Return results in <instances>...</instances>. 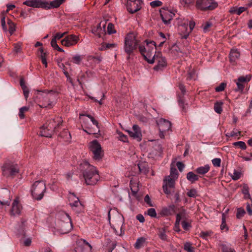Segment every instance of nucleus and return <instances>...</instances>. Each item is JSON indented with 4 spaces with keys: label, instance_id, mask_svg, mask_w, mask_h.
<instances>
[{
    "label": "nucleus",
    "instance_id": "nucleus-55",
    "mask_svg": "<svg viewBox=\"0 0 252 252\" xmlns=\"http://www.w3.org/2000/svg\"><path fill=\"white\" fill-rule=\"evenodd\" d=\"M118 134L119 135V139L123 142H126L127 141V136L124 134L122 132H118Z\"/></svg>",
    "mask_w": 252,
    "mask_h": 252
},
{
    "label": "nucleus",
    "instance_id": "nucleus-51",
    "mask_svg": "<svg viewBox=\"0 0 252 252\" xmlns=\"http://www.w3.org/2000/svg\"><path fill=\"white\" fill-rule=\"evenodd\" d=\"M147 214L149 216L153 218L157 217V213L155 209L150 208L147 210Z\"/></svg>",
    "mask_w": 252,
    "mask_h": 252
},
{
    "label": "nucleus",
    "instance_id": "nucleus-10",
    "mask_svg": "<svg viewBox=\"0 0 252 252\" xmlns=\"http://www.w3.org/2000/svg\"><path fill=\"white\" fill-rule=\"evenodd\" d=\"M87 117H88L92 123L96 126L95 128H91L89 126H88L87 124V120L86 119H82L83 123H82V126H84L88 130H86L85 129H83V130L86 132V133L89 134H96L99 132V126H98V122L94 119V117H93L91 115H86Z\"/></svg>",
    "mask_w": 252,
    "mask_h": 252
},
{
    "label": "nucleus",
    "instance_id": "nucleus-30",
    "mask_svg": "<svg viewBox=\"0 0 252 252\" xmlns=\"http://www.w3.org/2000/svg\"><path fill=\"white\" fill-rule=\"evenodd\" d=\"M210 170V166L208 164H206L204 166H200L197 168L195 170V172L200 175H204L207 173Z\"/></svg>",
    "mask_w": 252,
    "mask_h": 252
},
{
    "label": "nucleus",
    "instance_id": "nucleus-7",
    "mask_svg": "<svg viewBox=\"0 0 252 252\" xmlns=\"http://www.w3.org/2000/svg\"><path fill=\"white\" fill-rule=\"evenodd\" d=\"M89 148L93 154V158L95 160H100L103 156V151L100 143L96 140H93L89 144Z\"/></svg>",
    "mask_w": 252,
    "mask_h": 252
},
{
    "label": "nucleus",
    "instance_id": "nucleus-12",
    "mask_svg": "<svg viewBox=\"0 0 252 252\" xmlns=\"http://www.w3.org/2000/svg\"><path fill=\"white\" fill-rule=\"evenodd\" d=\"M197 7L201 10H213L218 6V3L214 0H197Z\"/></svg>",
    "mask_w": 252,
    "mask_h": 252
},
{
    "label": "nucleus",
    "instance_id": "nucleus-34",
    "mask_svg": "<svg viewBox=\"0 0 252 252\" xmlns=\"http://www.w3.org/2000/svg\"><path fill=\"white\" fill-rule=\"evenodd\" d=\"M8 12L7 10L6 11H3L1 12V26L2 28V29L4 32H7V27L6 26L5 21V16L7 14V13Z\"/></svg>",
    "mask_w": 252,
    "mask_h": 252
},
{
    "label": "nucleus",
    "instance_id": "nucleus-33",
    "mask_svg": "<svg viewBox=\"0 0 252 252\" xmlns=\"http://www.w3.org/2000/svg\"><path fill=\"white\" fill-rule=\"evenodd\" d=\"M187 179L191 183H194L198 180V177L192 172H189L187 174Z\"/></svg>",
    "mask_w": 252,
    "mask_h": 252
},
{
    "label": "nucleus",
    "instance_id": "nucleus-17",
    "mask_svg": "<svg viewBox=\"0 0 252 252\" xmlns=\"http://www.w3.org/2000/svg\"><path fill=\"white\" fill-rule=\"evenodd\" d=\"M2 173L4 176L9 177L15 175L18 172L17 166L10 163H6L2 166Z\"/></svg>",
    "mask_w": 252,
    "mask_h": 252
},
{
    "label": "nucleus",
    "instance_id": "nucleus-64",
    "mask_svg": "<svg viewBox=\"0 0 252 252\" xmlns=\"http://www.w3.org/2000/svg\"><path fill=\"white\" fill-rule=\"evenodd\" d=\"M247 10V8L245 7H237V14L240 15L242 13Z\"/></svg>",
    "mask_w": 252,
    "mask_h": 252
},
{
    "label": "nucleus",
    "instance_id": "nucleus-27",
    "mask_svg": "<svg viewBox=\"0 0 252 252\" xmlns=\"http://www.w3.org/2000/svg\"><path fill=\"white\" fill-rule=\"evenodd\" d=\"M240 57V53L236 49H232L231 50L229 54L230 61L232 63H235L236 61L239 59Z\"/></svg>",
    "mask_w": 252,
    "mask_h": 252
},
{
    "label": "nucleus",
    "instance_id": "nucleus-61",
    "mask_svg": "<svg viewBox=\"0 0 252 252\" xmlns=\"http://www.w3.org/2000/svg\"><path fill=\"white\" fill-rule=\"evenodd\" d=\"M66 33V32H64L63 33H60V32H58L57 33L54 37V39H56L57 40H59L60 39H61V38L63 37V36Z\"/></svg>",
    "mask_w": 252,
    "mask_h": 252
},
{
    "label": "nucleus",
    "instance_id": "nucleus-2",
    "mask_svg": "<svg viewBox=\"0 0 252 252\" xmlns=\"http://www.w3.org/2000/svg\"><path fill=\"white\" fill-rule=\"evenodd\" d=\"M35 101L42 108H52L56 103L57 94L52 91H36Z\"/></svg>",
    "mask_w": 252,
    "mask_h": 252
},
{
    "label": "nucleus",
    "instance_id": "nucleus-24",
    "mask_svg": "<svg viewBox=\"0 0 252 252\" xmlns=\"http://www.w3.org/2000/svg\"><path fill=\"white\" fill-rule=\"evenodd\" d=\"M10 191L7 189H0V204L9 206L10 204Z\"/></svg>",
    "mask_w": 252,
    "mask_h": 252
},
{
    "label": "nucleus",
    "instance_id": "nucleus-37",
    "mask_svg": "<svg viewBox=\"0 0 252 252\" xmlns=\"http://www.w3.org/2000/svg\"><path fill=\"white\" fill-rule=\"evenodd\" d=\"M167 177H170L172 179L176 180L178 177V173L177 169L173 167H171L170 174Z\"/></svg>",
    "mask_w": 252,
    "mask_h": 252
},
{
    "label": "nucleus",
    "instance_id": "nucleus-13",
    "mask_svg": "<svg viewBox=\"0 0 252 252\" xmlns=\"http://www.w3.org/2000/svg\"><path fill=\"white\" fill-rule=\"evenodd\" d=\"M157 124L159 128V136L161 138H164V133L170 129L171 124L170 121L163 118L157 120Z\"/></svg>",
    "mask_w": 252,
    "mask_h": 252
},
{
    "label": "nucleus",
    "instance_id": "nucleus-25",
    "mask_svg": "<svg viewBox=\"0 0 252 252\" xmlns=\"http://www.w3.org/2000/svg\"><path fill=\"white\" fill-rule=\"evenodd\" d=\"M129 136L133 139L136 140L139 142L142 139L141 131L138 126L134 125L132 126V130H127Z\"/></svg>",
    "mask_w": 252,
    "mask_h": 252
},
{
    "label": "nucleus",
    "instance_id": "nucleus-50",
    "mask_svg": "<svg viewBox=\"0 0 252 252\" xmlns=\"http://www.w3.org/2000/svg\"><path fill=\"white\" fill-rule=\"evenodd\" d=\"M245 211L244 209L240 208H238L237 210L236 217L238 219L242 218L245 214Z\"/></svg>",
    "mask_w": 252,
    "mask_h": 252
},
{
    "label": "nucleus",
    "instance_id": "nucleus-63",
    "mask_svg": "<svg viewBox=\"0 0 252 252\" xmlns=\"http://www.w3.org/2000/svg\"><path fill=\"white\" fill-rule=\"evenodd\" d=\"M246 210L248 214L250 215H252V204L250 203L247 204Z\"/></svg>",
    "mask_w": 252,
    "mask_h": 252
},
{
    "label": "nucleus",
    "instance_id": "nucleus-41",
    "mask_svg": "<svg viewBox=\"0 0 252 252\" xmlns=\"http://www.w3.org/2000/svg\"><path fill=\"white\" fill-rule=\"evenodd\" d=\"M130 187L132 194L133 195H135L138 190V188L137 183L130 181Z\"/></svg>",
    "mask_w": 252,
    "mask_h": 252
},
{
    "label": "nucleus",
    "instance_id": "nucleus-11",
    "mask_svg": "<svg viewBox=\"0 0 252 252\" xmlns=\"http://www.w3.org/2000/svg\"><path fill=\"white\" fill-rule=\"evenodd\" d=\"M68 198L69 204L74 211L77 213H79L83 210V205L80 202L79 198L76 197L74 193L70 194Z\"/></svg>",
    "mask_w": 252,
    "mask_h": 252
},
{
    "label": "nucleus",
    "instance_id": "nucleus-48",
    "mask_svg": "<svg viewBox=\"0 0 252 252\" xmlns=\"http://www.w3.org/2000/svg\"><path fill=\"white\" fill-rule=\"evenodd\" d=\"M233 145L235 146H238L242 150H246L247 148V146L245 143L243 141H238L233 143Z\"/></svg>",
    "mask_w": 252,
    "mask_h": 252
},
{
    "label": "nucleus",
    "instance_id": "nucleus-18",
    "mask_svg": "<svg viewBox=\"0 0 252 252\" xmlns=\"http://www.w3.org/2000/svg\"><path fill=\"white\" fill-rule=\"evenodd\" d=\"M23 4L34 8H49V3L42 0H26Z\"/></svg>",
    "mask_w": 252,
    "mask_h": 252
},
{
    "label": "nucleus",
    "instance_id": "nucleus-49",
    "mask_svg": "<svg viewBox=\"0 0 252 252\" xmlns=\"http://www.w3.org/2000/svg\"><path fill=\"white\" fill-rule=\"evenodd\" d=\"M107 32L110 34L114 33L116 32L114 28V26L112 23H109L107 26Z\"/></svg>",
    "mask_w": 252,
    "mask_h": 252
},
{
    "label": "nucleus",
    "instance_id": "nucleus-31",
    "mask_svg": "<svg viewBox=\"0 0 252 252\" xmlns=\"http://www.w3.org/2000/svg\"><path fill=\"white\" fill-rule=\"evenodd\" d=\"M167 231V228L166 227H162L158 229V235L159 237L163 241H166L167 239V237L166 234Z\"/></svg>",
    "mask_w": 252,
    "mask_h": 252
},
{
    "label": "nucleus",
    "instance_id": "nucleus-47",
    "mask_svg": "<svg viewBox=\"0 0 252 252\" xmlns=\"http://www.w3.org/2000/svg\"><path fill=\"white\" fill-rule=\"evenodd\" d=\"M184 250L188 252H194V248L192 247L189 242H186L184 244Z\"/></svg>",
    "mask_w": 252,
    "mask_h": 252
},
{
    "label": "nucleus",
    "instance_id": "nucleus-42",
    "mask_svg": "<svg viewBox=\"0 0 252 252\" xmlns=\"http://www.w3.org/2000/svg\"><path fill=\"white\" fill-rule=\"evenodd\" d=\"M13 51L15 54H18L19 53H20L22 50L21 47H22V43L21 42H18L14 43L13 44Z\"/></svg>",
    "mask_w": 252,
    "mask_h": 252
},
{
    "label": "nucleus",
    "instance_id": "nucleus-35",
    "mask_svg": "<svg viewBox=\"0 0 252 252\" xmlns=\"http://www.w3.org/2000/svg\"><path fill=\"white\" fill-rule=\"evenodd\" d=\"M221 247L223 252H236L230 244H222Z\"/></svg>",
    "mask_w": 252,
    "mask_h": 252
},
{
    "label": "nucleus",
    "instance_id": "nucleus-53",
    "mask_svg": "<svg viewBox=\"0 0 252 252\" xmlns=\"http://www.w3.org/2000/svg\"><path fill=\"white\" fill-rule=\"evenodd\" d=\"M212 163L214 166L220 167V166L221 159L220 158H215L212 160Z\"/></svg>",
    "mask_w": 252,
    "mask_h": 252
},
{
    "label": "nucleus",
    "instance_id": "nucleus-39",
    "mask_svg": "<svg viewBox=\"0 0 252 252\" xmlns=\"http://www.w3.org/2000/svg\"><path fill=\"white\" fill-rule=\"evenodd\" d=\"M7 24L9 27V32L11 35L15 31V24L9 19L7 20Z\"/></svg>",
    "mask_w": 252,
    "mask_h": 252
},
{
    "label": "nucleus",
    "instance_id": "nucleus-20",
    "mask_svg": "<svg viewBox=\"0 0 252 252\" xmlns=\"http://www.w3.org/2000/svg\"><path fill=\"white\" fill-rule=\"evenodd\" d=\"M79 40L78 36L74 34H70L65 36L61 41L63 45L66 47L73 46L76 45Z\"/></svg>",
    "mask_w": 252,
    "mask_h": 252
},
{
    "label": "nucleus",
    "instance_id": "nucleus-4",
    "mask_svg": "<svg viewBox=\"0 0 252 252\" xmlns=\"http://www.w3.org/2000/svg\"><path fill=\"white\" fill-rule=\"evenodd\" d=\"M156 44L154 41H145L144 45L139 46V50L145 60L149 63H153V53L156 52ZM156 53H155L156 54Z\"/></svg>",
    "mask_w": 252,
    "mask_h": 252
},
{
    "label": "nucleus",
    "instance_id": "nucleus-6",
    "mask_svg": "<svg viewBox=\"0 0 252 252\" xmlns=\"http://www.w3.org/2000/svg\"><path fill=\"white\" fill-rule=\"evenodd\" d=\"M138 44L135 35L132 33L127 34L125 39L124 50L128 55L131 54Z\"/></svg>",
    "mask_w": 252,
    "mask_h": 252
},
{
    "label": "nucleus",
    "instance_id": "nucleus-59",
    "mask_svg": "<svg viewBox=\"0 0 252 252\" xmlns=\"http://www.w3.org/2000/svg\"><path fill=\"white\" fill-rule=\"evenodd\" d=\"M212 24L210 22H207L202 26L203 30L204 32H206L208 31V29L211 26Z\"/></svg>",
    "mask_w": 252,
    "mask_h": 252
},
{
    "label": "nucleus",
    "instance_id": "nucleus-62",
    "mask_svg": "<svg viewBox=\"0 0 252 252\" xmlns=\"http://www.w3.org/2000/svg\"><path fill=\"white\" fill-rule=\"evenodd\" d=\"M144 201L149 205V206H153V204L151 201V199L148 195H146L144 197Z\"/></svg>",
    "mask_w": 252,
    "mask_h": 252
},
{
    "label": "nucleus",
    "instance_id": "nucleus-56",
    "mask_svg": "<svg viewBox=\"0 0 252 252\" xmlns=\"http://www.w3.org/2000/svg\"><path fill=\"white\" fill-rule=\"evenodd\" d=\"M226 84L224 83H221L220 84L219 86L216 87L215 90L217 92H221L224 90L225 87H226Z\"/></svg>",
    "mask_w": 252,
    "mask_h": 252
},
{
    "label": "nucleus",
    "instance_id": "nucleus-32",
    "mask_svg": "<svg viewBox=\"0 0 252 252\" xmlns=\"http://www.w3.org/2000/svg\"><path fill=\"white\" fill-rule=\"evenodd\" d=\"M83 56L79 55L76 54L74 55L71 59L70 60V62L71 63H73L76 64H80L83 60Z\"/></svg>",
    "mask_w": 252,
    "mask_h": 252
},
{
    "label": "nucleus",
    "instance_id": "nucleus-36",
    "mask_svg": "<svg viewBox=\"0 0 252 252\" xmlns=\"http://www.w3.org/2000/svg\"><path fill=\"white\" fill-rule=\"evenodd\" d=\"M223 103L222 102H217L214 104V109L215 111L218 113L220 114L222 111V105Z\"/></svg>",
    "mask_w": 252,
    "mask_h": 252
},
{
    "label": "nucleus",
    "instance_id": "nucleus-14",
    "mask_svg": "<svg viewBox=\"0 0 252 252\" xmlns=\"http://www.w3.org/2000/svg\"><path fill=\"white\" fill-rule=\"evenodd\" d=\"M188 23H184L180 27V33L182 38L187 39L194 28L195 23L193 21H190L189 23V28H188Z\"/></svg>",
    "mask_w": 252,
    "mask_h": 252
},
{
    "label": "nucleus",
    "instance_id": "nucleus-45",
    "mask_svg": "<svg viewBox=\"0 0 252 252\" xmlns=\"http://www.w3.org/2000/svg\"><path fill=\"white\" fill-rule=\"evenodd\" d=\"M251 75H247L246 76H241L238 79L237 81L242 83H244L249 82L251 79Z\"/></svg>",
    "mask_w": 252,
    "mask_h": 252
},
{
    "label": "nucleus",
    "instance_id": "nucleus-5",
    "mask_svg": "<svg viewBox=\"0 0 252 252\" xmlns=\"http://www.w3.org/2000/svg\"><path fill=\"white\" fill-rule=\"evenodd\" d=\"M46 190V184L43 181H36L31 188L32 195L34 199L40 200L43 197Z\"/></svg>",
    "mask_w": 252,
    "mask_h": 252
},
{
    "label": "nucleus",
    "instance_id": "nucleus-16",
    "mask_svg": "<svg viewBox=\"0 0 252 252\" xmlns=\"http://www.w3.org/2000/svg\"><path fill=\"white\" fill-rule=\"evenodd\" d=\"M175 180L171 178L170 177L165 176L163 181L162 188L164 192L169 195L171 192V189L175 188Z\"/></svg>",
    "mask_w": 252,
    "mask_h": 252
},
{
    "label": "nucleus",
    "instance_id": "nucleus-43",
    "mask_svg": "<svg viewBox=\"0 0 252 252\" xmlns=\"http://www.w3.org/2000/svg\"><path fill=\"white\" fill-rule=\"evenodd\" d=\"M242 192L244 194V197L245 199H250L251 195L249 191V188L247 185H244L243 187Z\"/></svg>",
    "mask_w": 252,
    "mask_h": 252
},
{
    "label": "nucleus",
    "instance_id": "nucleus-46",
    "mask_svg": "<svg viewBox=\"0 0 252 252\" xmlns=\"http://www.w3.org/2000/svg\"><path fill=\"white\" fill-rule=\"evenodd\" d=\"M241 134V132L240 131H238L236 129H234L230 133H227L226 134V136L227 137H234L240 136Z\"/></svg>",
    "mask_w": 252,
    "mask_h": 252
},
{
    "label": "nucleus",
    "instance_id": "nucleus-58",
    "mask_svg": "<svg viewBox=\"0 0 252 252\" xmlns=\"http://www.w3.org/2000/svg\"><path fill=\"white\" fill-rule=\"evenodd\" d=\"M237 88L236 89V91H243L244 88V85L243 83H240L238 81H236Z\"/></svg>",
    "mask_w": 252,
    "mask_h": 252
},
{
    "label": "nucleus",
    "instance_id": "nucleus-44",
    "mask_svg": "<svg viewBox=\"0 0 252 252\" xmlns=\"http://www.w3.org/2000/svg\"><path fill=\"white\" fill-rule=\"evenodd\" d=\"M187 194L189 197L195 198L198 196L197 191L195 189H192L188 190Z\"/></svg>",
    "mask_w": 252,
    "mask_h": 252
},
{
    "label": "nucleus",
    "instance_id": "nucleus-57",
    "mask_svg": "<svg viewBox=\"0 0 252 252\" xmlns=\"http://www.w3.org/2000/svg\"><path fill=\"white\" fill-rule=\"evenodd\" d=\"M162 2L160 0H154L150 2V5L152 7H157L161 5Z\"/></svg>",
    "mask_w": 252,
    "mask_h": 252
},
{
    "label": "nucleus",
    "instance_id": "nucleus-15",
    "mask_svg": "<svg viewBox=\"0 0 252 252\" xmlns=\"http://www.w3.org/2000/svg\"><path fill=\"white\" fill-rule=\"evenodd\" d=\"M62 121L61 118H57L56 121L54 119L51 120L49 122L45 124L44 126H48V133H43V135H45L46 137H51L56 127L59 126Z\"/></svg>",
    "mask_w": 252,
    "mask_h": 252
},
{
    "label": "nucleus",
    "instance_id": "nucleus-38",
    "mask_svg": "<svg viewBox=\"0 0 252 252\" xmlns=\"http://www.w3.org/2000/svg\"><path fill=\"white\" fill-rule=\"evenodd\" d=\"M64 1L63 0H55L51 2V3H49V6L50 8V7H55L57 8L59 7Z\"/></svg>",
    "mask_w": 252,
    "mask_h": 252
},
{
    "label": "nucleus",
    "instance_id": "nucleus-21",
    "mask_svg": "<svg viewBox=\"0 0 252 252\" xmlns=\"http://www.w3.org/2000/svg\"><path fill=\"white\" fill-rule=\"evenodd\" d=\"M189 216L185 210H181L176 215V220L174 226V230L176 232L181 231L180 228V222L182 220H189Z\"/></svg>",
    "mask_w": 252,
    "mask_h": 252
},
{
    "label": "nucleus",
    "instance_id": "nucleus-28",
    "mask_svg": "<svg viewBox=\"0 0 252 252\" xmlns=\"http://www.w3.org/2000/svg\"><path fill=\"white\" fill-rule=\"evenodd\" d=\"M146 238L144 237L138 238L134 244V247L136 249H139L143 247L146 243Z\"/></svg>",
    "mask_w": 252,
    "mask_h": 252
},
{
    "label": "nucleus",
    "instance_id": "nucleus-22",
    "mask_svg": "<svg viewBox=\"0 0 252 252\" xmlns=\"http://www.w3.org/2000/svg\"><path fill=\"white\" fill-rule=\"evenodd\" d=\"M91 245L85 240L81 239L77 242V246L75 248L76 252H91Z\"/></svg>",
    "mask_w": 252,
    "mask_h": 252
},
{
    "label": "nucleus",
    "instance_id": "nucleus-60",
    "mask_svg": "<svg viewBox=\"0 0 252 252\" xmlns=\"http://www.w3.org/2000/svg\"><path fill=\"white\" fill-rule=\"evenodd\" d=\"M138 168H139V170L140 172L143 173L144 174H146L148 171V169L145 168L142 164H138Z\"/></svg>",
    "mask_w": 252,
    "mask_h": 252
},
{
    "label": "nucleus",
    "instance_id": "nucleus-3",
    "mask_svg": "<svg viewBox=\"0 0 252 252\" xmlns=\"http://www.w3.org/2000/svg\"><path fill=\"white\" fill-rule=\"evenodd\" d=\"M108 218L109 223L114 231L117 232L116 228L121 226L120 235H123L124 234V229L123 228V226L124 224V218L123 216L116 210L110 209L108 214Z\"/></svg>",
    "mask_w": 252,
    "mask_h": 252
},
{
    "label": "nucleus",
    "instance_id": "nucleus-29",
    "mask_svg": "<svg viewBox=\"0 0 252 252\" xmlns=\"http://www.w3.org/2000/svg\"><path fill=\"white\" fill-rule=\"evenodd\" d=\"M39 51L40 52L39 56L41 60V62L42 63L45 65L46 67H47V57L48 56V54L47 52H44L43 48H41L39 49Z\"/></svg>",
    "mask_w": 252,
    "mask_h": 252
},
{
    "label": "nucleus",
    "instance_id": "nucleus-1",
    "mask_svg": "<svg viewBox=\"0 0 252 252\" xmlns=\"http://www.w3.org/2000/svg\"><path fill=\"white\" fill-rule=\"evenodd\" d=\"M83 178L86 185H94L100 179L98 170L87 161H83L80 164Z\"/></svg>",
    "mask_w": 252,
    "mask_h": 252
},
{
    "label": "nucleus",
    "instance_id": "nucleus-23",
    "mask_svg": "<svg viewBox=\"0 0 252 252\" xmlns=\"http://www.w3.org/2000/svg\"><path fill=\"white\" fill-rule=\"evenodd\" d=\"M176 12L177 11L176 10L171 11L169 10L163 9L161 10L160 15L163 23L166 25L169 24Z\"/></svg>",
    "mask_w": 252,
    "mask_h": 252
},
{
    "label": "nucleus",
    "instance_id": "nucleus-52",
    "mask_svg": "<svg viewBox=\"0 0 252 252\" xmlns=\"http://www.w3.org/2000/svg\"><path fill=\"white\" fill-rule=\"evenodd\" d=\"M241 175V174L240 172L235 170L231 177L233 180H237L240 178Z\"/></svg>",
    "mask_w": 252,
    "mask_h": 252
},
{
    "label": "nucleus",
    "instance_id": "nucleus-8",
    "mask_svg": "<svg viewBox=\"0 0 252 252\" xmlns=\"http://www.w3.org/2000/svg\"><path fill=\"white\" fill-rule=\"evenodd\" d=\"M61 219V230L63 233H67L72 228L71 218L67 213L63 212L60 214Z\"/></svg>",
    "mask_w": 252,
    "mask_h": 252
},
{
    "label": "nucleus",
    "instance_id": "nucleus-19",
    "mask_svg": "<svg viewBox=\"0 0 252 252\" xmlns=\"http://www.w3.org/2000/svg\"><path fill=\"white\" fill-rule=\"evenodd\" d=\"M141 0H127L126 7L129 12L134 13L141 8Z\"/></svg>",
    "mask_w": 252,
    "mask_h": 252
},
{
    "label": "nucleus",
    "instance_id": "nucleus-40",
    "mask_svg": "<svg viewBox=\"0 0 252 252\" xmlns=\"http://www.w3.org/2000/svg\"><path fill=\"white\" fill-rule=\"evenodd\" d=\"M183 229L185 230H188L191 227L190 221L189 220H182L180 222Z\"/></svg>",
    "mask_w": 252,
    "mask_h": 252
},
{
    "label": "nucleus",
    "instance_id": "nucleus-54",
    "mask_svg": "<svg viewBox=\"0 0 252 252\" xmlns=\"http://www.w3.org/2000/svg\"><path fill=\"white\" fill-rule=\"evenodd\" d=\"M43 133H48V126H43L41 128L39 134L41 136H44L46 137L45 135H43Z\"/></svg>",
    "mask_w": 252,
    "mask_h": 252
},
{
    "label": "nucleus",
    "instance_id": "nucleus-9",
    "mask_svg": "<svg viewBox=\"0 0 252 252\" xmlns=\"http://www.w3.org/2000/svg\"><path fill=\"white\" fill-rule=\"evenodd\" d=\"M153 63H157V64L154 67L155 70L159 71L162 70L167 66V61L164 57L162 56L160 52H158L153 56Z\"/></svg>",
    "mask_w": 252,
    "mask_h": 252
},
{
    "label": "nucleus",
    "instance_id": "nucleus-26",
    "mask_svg": "<svg viewBox=\"0 0 252 252\" xmlns=\"http://www.w3.org/2000/svg\"><path fill=\"white\" fill-rule=\"evenodd\" d=\"M22 207L21 204L19 203L18 199L14 200L12 204L11 209L10 210V214L12 216L19 215L21 213Z\"/></svg>",
    "mask_w": 252,
    "mask_h": 252
}]
</instances>
